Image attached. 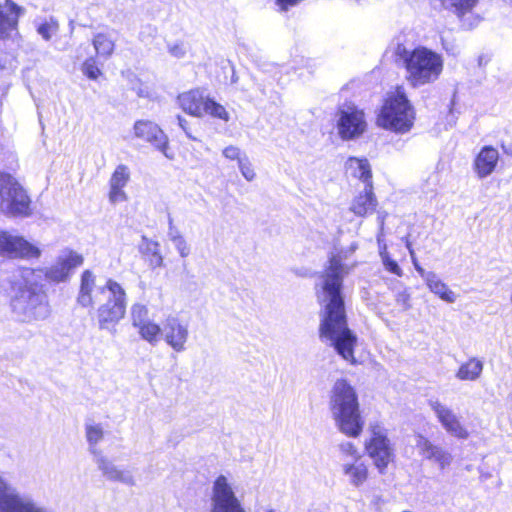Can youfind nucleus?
Returning <instances> with one entry per match:
<instances>
[{
	"instance_id": "obj_54",
	"label": "nucleus",
	"mask_w": 512,
	"mask_h": 512,
	"mask_svg": "<svg viewBox=\"0 0 512 512\" xmlns=\"http://www.w3.org/2000/svg\"><path fill=\"white\" fill-rule=\"evenodd\" d=\"M267 512H275L274 510H268Z\"/></svg>"
},
{
	"instance_id": "obj_41",
	"label": "nucleus",
	"mask_w": 512,
	"mask_h": 512,
	"mask_svg": "<svg viewBox=\"0 0 512 512\" xmlns=\"http://www.w3.org/2000/svg\"><path fill=\"white\" fill-rule=\"evenodd\" d=\"M381 259H382V263L387 271H389L397 276L402 275V269L399 267V265L397 264L396 261L391 259L389 254H385L384 257H382Z\"/></svg>"
},
{
	"instance_id": "obj_16",
	"label": "nucleus",
	"mask_w": 512,
	"mask_h": 512,
	"mask_svg": "<svg viewBox=\"0 0 512 512\" xmlns=\"http://www.w3.org/2000/svg\"><path fill=\"white\" fill-rule=\"evenodd\" d=\"M415 446L420 455L436 463L442 470L449 467L453 462V455L447 449L432 443L423 435L416 436Z\"/></svg>"
},
{
	"instance_id": "obj_24",
	"label": "nucleus",
	"mask_w": 512,
	"mask_h": 512,
	"mask_svg": "<svg viewBox=\"0 0 512 512\" xmlns=\"http://www.w3.org/2000/svg\"><path fill=\"white\" fill-rule=\"evenodd\" d=\"M7 512H55L27 494L18 493Z\"/></svg>"
},
{
	"instance_id": "obj_17",
	"label": "nucleus",
	"mask_w": 512,
	"mask_h": 512,
	"mask_svg": "<svg viewBox=\"0 0 512 512\" xmlns=\"http://www.w3.org/2000/svg\"><path fill=\"white\" fill-rule=\"evenodd\" d=\"M130 176V169L126 165L119 164L115 168L109 179L108 198L111 204H117L127 201L128 196L124 188L130 181Z\"/></svg>"
},
{
	"instance_id": "obj_55",
	"label": "nucleus",
	"mask_w": 512,
	"mask_h": 512,
	"mask_svg": "<svg viewBox=\"0 0 512 512\" xmlns=\"http://www.w3.org/2000/svg\"><path fill=\"white\" fill-rule=\"evenodd\" d=\"M403 512H410V511H403Z\"/></svg>"
},
{
	"instance_id": "obj_37",
	"label": "nucleus",
	"mask_w": 512,
	"mask_h": 512,
	"mask_svg": "<svg viewBox=\"0 0 512 512\" xmlns=\"http://www.w3.org/2000/svg\"><path fill=\"white\" fill-rule=\"evenodd\" d=\"M238 168L242 174V176L249 182L253 181L256 178V173L253 168L251 161L248 156L242 157L241 161L238 163Z\"/></svg>"
},
{
	"instance_id": "obj_30",
	"label": "nucleus",
	"mask_w": 512,
	"mask_h": 512,
	"mask_svg": "<svg viewBox=\"0 0 512 512\" xmlns=\"http://www.w3.org/2000/svg\"><path fill=\"white\" fill-rule=\"evenodd\" d=\"M139 336L150 345H157L162 338L163 328L151 319L136 328Z\"/></svg>"
},
{
	"instance_id": "obj_52",
	"label": "nucleus",
	"mask_w": 512,
	"mask_h": 512,
	"mask_svg": "<svg viewBox=\"0 0 512 512\" xmlns=\"http://www.w3.org/2000/svg\"><path fill=\"white\" fill-rule=\"evenodd\" d=\"M406 247H407L409 252H410V249H413L412 245H411V243H410V241L408 239H406Z\"/></svg>"
},
{
	"instance_id": "obj_23",
	"label": "nucleus",
	"mask_w": 512,
	"mask_h": 512,
	"mask_svg": "<svg viewBox=\"0 0 512 512\" xmlns=\"http://www.w3.org/2000/svg\"><path fill=\"white\" fill-rule=\"evenodd\" d=\"M96 276L90 270L83 271L81 275L80 290L77 301L82 307L93 306L96 302V294L93 296V291L97 292Z\"/></svg>"
},
{
	"instance_id": "obj_44",
	"label": "nucleus",
	"mask_w": 512,
	"mask_h": 512,
	"mask_svg": "<svg viewBox=\"0 0 512 512\" xmlns=\"http://www.w3.org/2000/svg\"><path fill=\"white\" fill-rule=\"evenodd\" d=\"M170 53L174 56V57H177V58H182L184 57L186 51L183 47L182 44H175L173 46L170 47L169 49Z\"/></svg>"
},
{
	"instance_id": "obj_45",
	"label": "nucleus",
	"mask_w": 512,
	"mask_h": 512,
	"mask_svg": "<svg viewBox=\"0 0 512 512\" xmlns=\"http://www.w3.org/2000/svg\"><path fill=\"white\" fill-rule=\"evenodd\" d=\"M177 120H178V124H179V126L183 129V131L185 132L186 136H187L188 138H190L191 140H196V137H194V136L191 134V132L189 131V129H188V126H187L188 122H187V120H186V119H184V118H183V117H181V116H177Z\"/></svg>"
},
{
	"instance_id": "obj_35",
	"label": "nucleus",
	"mask_w": 512,
	"mask_h": 512,
	"mask_svg": "<svg viewBox=\"0 0 512 512\" xmlns=\"http://www.w3.org/2000/svg\"><path fill=\"white\" fill-rule=\"evenodd\" d=\"M339 450V459L341 463L347 461H354L356 459L362 458L360 452L356 448V446L350 441H343L338 445Z\"/></svg>"
},
{
	"instance_id": "obj_26",
	"label": "nucleus",
	"mask_w": 512,
	"mask_h": 512,
	"mask_svg": "<svg viewBox=\"0 0 512 512\" xmlns=\"http://www.w3.org/2000/svg\"><path fill=\"white\" fill-rule=\"evenodd\" d=\"M345 168L347 173L351 176L362 180L365 185L371 183V169L368 160L363 158L350 157L346 163Z\"/></svg>"
},
{
	"instance_id": "obj_31",
	"label": "nucleus",
	"mask_w": 512,
	"mask_h": 512,
	"mask_svg": "<svg viewBox=\"0 0 512 512\" xmlns=\"http://www.w3.org/2000/svg\"><path fill=\"white\" fill-rule=\"evenodd\" d=\"M19 491L0 475V512H7Z\"/></svg>"
},
{
	"instance_id": "obj_7",
	"label": "nucleus",
	"mask_w": 512,
	"mask_h": 512,
	"mask_svg": "<svg viewBox=\"0 0 512 512\" xmlns=\"http://www.w3.org/2000/svg\"><path fill=\"white\" fill-rule=\"evenodd\" d=\"M0 213L11 218L32 215V200L27 190L11 174L0 172Z\"/></svg>"
},
{
	"instance_id": "obj_49",
	"label": "nucleus",
	"mask_w": 512,
	"mask_h": 512,
	"mask_svg": "<svg viewBox=\"0 0 512 512\" xmlns=\"http://www.w3.org/2000/svg\"><path fill=\"white\" fill-rule=\"evenodd\" d=\"M441 43H442L443 48H444L447 52H452V53H454L453 48L448 46V44L445 42L444 38H441Z\"/></svg>"
},
{
	"instance_id": "obj_39",
	"label": "nucleus",
	"mask_w": 512,
	"mask_h": 512,
	"mask_svg": "<svg viewBox=\"0 0 512 512\" xmlns=\"http://www.w3.org/2000/svg\"><path fill=\"white\" fill-rule=\"evenodd\" d=\"M223 156L231 161H237L238 163L241 161L242 157H246L247 155L241 151V149L237 146H227L222 151Z\"/></svg>"
},
{
	"instance_id": "obj_34",
	"label": "nucleus",
	"mask_w": 512,
	"mask_h": 512,
	"mask_svg": "<svg viewBox=\"0 0 512 512\" xmlns=\"http://www.w3.org/2000/svg\"><path fill=\"white\" fill-rule=\"evenodd\" d=\"M130 319L131 324L135 329L149 321V310L147 306L141 303L133 304L130 308Z\"/></svg>"
},
{
	"instance_id": "obj_43",
	"label": "nucleus",
	"mask_w": 512,
	"mask_h": 512,
	"mask_svg": "<svg viewBox=\"0 0 512 512\" xmlns=\"http://www.w3.org/2000/svg\"><path fill=\"white\" fill-rule=\"evenodd\" d=\"M410 257H411V260H412V263L414 265L415 270L425 280L427 278V274H431L432 271H429V272L425 271L424 268L422 266H420V264L418 263V260H417V258L415 256L414 249H410Z\"/></svg>"
},
{
	"instance_id": "obj_53",
	"label": "nucleus",
	"mask_w": 512,
	"mask_h": 512,
	"mask_svg": "<svg viewBox=\"0 0 512 512\" xmlns=\"http://www.w3.org/2000/svg\"><path fill=\"white\" fill-rule=\"evenodd\" d=\"M510 303L512 305V292H511V295H510Z\"/></svg>"
},
{
	"instance_id": "obj_13",
	"label": "nucleus",
	"mask_w": 512,
	"mask_h": 512,
	"mask_svg": "<svg viewBox=\"0 0 512 512\" xmlns=\"http://www.w3.org/2000/svg\"><path fill=\"white\" fill-rule=\"evenodd\" d=\"M135 138L151 144L167 159L172 160L174 155L169 152V139L158 124L150 120H138L134 123Z\"/></svg>"
},
{
	"instance_id": "obj_27",
	"label": "nucleus",
	"mask_w": 512,
	"mask_h": 512,
	"mask_svg": "<svg viewBox=\"0 0 512 512\" xmlns=\"http://www.w3.org/2000/svg\"><path fill=\"white\" fill-rule=\"evenodd\" d=\"M167 235L169 240L173 243L175 249L178 251L179 255L182 258H186L190 255L191 247L187 243L181 231L174 225L172 218H169L168 220Z\"/></svg>"
},
{
	"instance_id": "obj_4",
	"label": "nucleus",
	"mask_w": 512,
	"mask_h": 512,
	"mask_svg": "<svg viewBox=\"0 0 512 512\" xmlns=\"http://www.w3.org/2000/svg\"><path fill=\"white\" fill-rule=\"evenodd\" d=\"M330 411L338 430L348 437L357 438L363 431L364 420L360 413L355 389L344 379H338L330 392Z\"/></svg>"
},
{
	"instance_id": "obj_19",
	"label": "nucleus",
	"mask_w": 512,
	"mask_h": 512,
	"mask_svg": "<svg viewBox=\"0 0 512 512\" xmlns=\"http://www.w3.org/2000/svg\"><path fill=\"white\" fill-rule=\"evenodd\" d=\"M498 161V150L492 146H484L473 161V170L479 179H484L495 171Z\"/></svg>"
},
{
	"instance_id": "obj_9",
	"label": "nucleus",
	"mask_w": 512,
	"mask_h": 512,
	"mask_svg": "<svg viewBox=\"0 0 512 512\" xmlns=\"http://www.w3.org/2000/svg\"><path fill=\"white\" fill-rule=\"evenodd\" d=\"M41 249L24 236L9 230L0 229V256L13 260L39 259Z\"/></svg>"
},
{
	"instance_id": "obj_25",
	"label": "nucleus",
	"mask_w": 512,
	"mask_h": 512,
	"mask_svg": "<svg viewBox=\"0 0 512 512\" xmlns=\"http://www.w3.org/2000/svg\"><path fill=\"white\" fill-rule=\"evenodd\" d=\"M429 290L447 303H454L457 295L437 276L435 272L427 274L424 280Z\"/></svg>"
},
{
	"instance_id": "obj_40",
	"label": "nucleus",
	"mask_w": 512,
	"mask_h": 512,
	"mask_svg": "<svg viewBox=\"0 0 512 512\" xmlns=\"http://www.w3.org/2000/svg\"><path fill=\"white\" fill-rule=\"evenodd\" d=\"M83 73L90 79L96 80L101 74L93 59H88L83 64Z\"/></svg>"
},
{
	"instance_id": "obj_51",
	"label": "nucleus",
	"mask_w": 512,
	"mask_h": 512,
	"mask_svg": "<svg viewBox=\"0 0 512 512\" xmlns=\"http://www.w3.org/2000/svg\"><path fill=\"white\" fill-rule=\"evenodd\" d=\"M155 256H156V264L160 266L162 264V257L157 253H155Z\"/></svg>"
},
{
	"instance_id": "obj_1",
	"label": "nucleus",
	"mask_w": 512,
	"mask_h": 512,
	"mask_svg": "<svg viewBox=\"0 0 512 512\" xmlns=\"http://www.w3.org/2000/svg\"><path fill=\"white\" fill-rule=\"evenodd\" d=\"M357 248L358 244L354 242L347 248L330 254L328 265L319 278L316 290L321 306L320 338L328 342L337 354L351 365L357 364L354 356L357 336L347 324L342 288L345 275L356 266V262L348 264L346 261Z\"/></svg>"
},
{
	"instance_id": "obj_3",
	"label": "nucleus",
	"mask_w": 512,
	"mask_h": 512,
	"mask_svg": "<svg viewBox=\"0 0 512 512\" xmlns=\"http://www.w3.org/2000/svg\"><path fill=\"white\" fill-rule=\"evenodd\" d=\"M394 55L405 69V79L412 88H420L435 83L444 70L443 56L425 46L408 49L398 43Z\"/></svg>"
},
{
	"instance_id": "obj_36",
	"label": "nucleus",
	"mask_w": 512,
	"mask_h": 512,
	"mask_svg": "<svg viewBox=\"0 0 512 512\" xmlns=\"http://www.w3.org/2000/svg\"><path fill=\"white\" fill-rule=\"evenodd\" d=\"M204 114H210L211 116L222 119L224 121L229 120V114L226 111V109L222 105L214 102L213 100H211L209 98L206 100V107H205Z\"/></svg>"
},
{
	"instance_id": "obj_21",
	"label": "nucleus",
	"mask_w": 512,
	"mask_h": 512,
	"mask_svg": "<svg viewBox=\"0 0 512 512\" xmlns=\"http://www.w3.org/2000/svg\"><path fill=\"white\" fill-rule=\"evenodd\" d=\"M371 183L365 185L363 192L354 198L350 210L357 216L364 217L374 212L377 199L373 193Z\"/></svg>"
},
{
	"instance_id": "obj_20",
	"label": "nucleus",
	"mask_w": 512,
	"mask_h": 512,
	"mask_svg": "<svg viewBox=\"0 0 512 512\" xmlns=\"http://www.w3.org/2000/svg\"><path fill=\"white\" fill-rule=\"evenodd\" d=\"M207 99L199 89L190 90L178 96V102L183 111L195 117L204 115Z\"/></svg>"
},
{
	"instance_id": "obj_10",
	"label": "nucleus",
	"mask_w": 512,
	"mask_h": 512,
	"mask_svg": "<svg viewBox=\"0 0 512 512\" xmlns=\"http://www.w3.org/2000/svg\"><path fill=\"white\" fill-rule=\"evenodd\" d=\"M210 500V512H246L224 475L215 479Z\"/></svg>"
},
{
	"instance_id": "obj_14",
	"label": "nucleus",
	"mask_w": 512,
	"mask_h": 512,
	"mask_svg": "<svg viewBox=\"0 0 512 512\" xmlns=\"http://www.w3.org/2000/svg\"><path fill=\"white\" fill-rule=\"evenodd\" d=\"M429 406L434 412L438 422L449 435L460 440H466L470 437V432L462 423L461 417L450 407L441 403L439 400H430Z\"/></svg>"
},
{
	"instance_id": "obj_2",
	"label": "nucleus",
	"mask_w": 512,
	"mask_h": 512,
	"mask_svg": "<svg viewBox=\"0 0 512 512\" xmlns=\"http://www.w3.org/2000/svg\"><path fill=\"white\" fill-rule=\"evenodd\" d=\"M13 277L9 306L15 319L31 325L46 320L51 309L42 284L41 268L20 266Z\"/></svg>"
},
{
	"instance_id": "obj_5",
	"label": "nucleus",
	"mask_w": 512,
	"mask_h": 512,
	"mask_svg": "<svg viewBox=\"0 0 512 512\" xmlns=\"http://www.w3.org/2000/svg\"><path fill=\"white\" fill-rule=\"evenodd\" d=\"M96 321L100 330L112 331L125 317L127 309V293L122 284L108 278L98 286L96 293Z\"/></svg>"
},
{
	"instance_id": "obj_32",
	"label": "nucleus",
	"mask_w": 512,
	"mask_h": 512,
	"mask_svg": "<svg viewBox=\"0 0 512 512\" xmlns=\"http://www.w3.org/2000/svg\"><path fill=\"white\" fill-rule=\"evenodd\" d=\"M93 46L99 56L109 58L114 52L115 43L108 35L98 33L94 36Z\"/></svg>"
},
{
	"instance_id": "obj_46",
	"label": "nucleus",
	"mask_w": 512,
	"mask_h": 512,
	"mask_svg": "<svg viewBox=\"0 0 512 512\" xmlns=\"http://www.w3.org/2000/svg\"><path fill=\"white\" fill-rule=\"evenodd\" d=\"M388 216V213L385 211H379L377 215V222L380 230H384L385 220Z\"/></svg>"
},
{
	"instance_id": "obj_8",
	"label": "nucleus",
	"mask_w": 512,
	"mask_h": 512,
	"mask_svg": "<svg viewBox=\"0 0 512 512\" xmlns=\"http://www.w3.org/2000/svg\"><path fill=\"white\" fill-rule=\"evenodd\" d=\"M365 449L381 474L394 461L393 444L388 438L387 430L379 424L370 427V438L365 443Z\"/></svg>"
},
{
	"instance_id": "obj_38",
	"label": "nucleus",
	"mask_w": 512,
	"mask_h": 512,
	"mask_svg": "<svg viewBox=\"0 0 512 512\" xmlns=\"http://www.w3.org/2000/svg\"><path fill=\"white\" fill-rule=\"evenodd\" d=\"M58 25L56 22H45L39 25L37 32L42 36V38L46 41L50 40L51 37L57 32Z\"/></svg>"
},
{
	"instance_id": "obj_47",
	"label": "nucleus",
	"mask_w": 512,
	"mask_h": 512,
	"mask_svg": "<svg viewBox=\"0 0 512 512\" xmlns=\"http://www.w3.org/2000/svg\"><path fill=\"white\" fill-rule=\"evenodd\" d=\"M379 245V254L380 257H384L385 254H389L387 251V245L385 243L378 244Z\"/></svg>"
},
{
	"instance_id": "obj_48",
	"label": "nucleus",
	"mask_w": 512,
	"mask_h": 512,
	"mask_svg": "<svg viewBox=\"0 0 512 512\" xmlns=\"http://www.w3.org/2000/svg\"><path fill=\"white\" fill-rule=\"evenodd\" d=\"M377 242L378 244L384 243V230H380L377 234Z\"/></svg>"
},
{
	"instance_id": "obj_29",
	"label": "nucleus",
	"mask_w": 512,
	"mask_h": 512,
	"mask_svg": "<svg viewBox=\"0 0 512 512\" xmlns=\"http://www.w3.org/2000/svg\"><path fill=\"white\" fill-rule=\"evenodd\" d=\"M85 436L89 445V451L96 456L100 451L97 445L104 438V429L100 423L87 422L85 423Z\"/></svg>"
},
{
	"instance_id": "obj_50",
	"label": "nucleus",
	"mask_w": 512,
	"mask_h": 512,
	"mask_svg": "<svg viewBox=\"0 0 512 512\" xmlns=\"http://www.w3.org/2000/svg\"><path fill=\"white\" fill-rule=\"evenodd\" d=\"M381 502H383V499L381 496L377 495V496H374L373 500H372V503L374 505H379Z\"/></svg>"
},
{
	"instance_id": "obj_12",
	"label": "nucleus",
	"mask_w": 512,
	"mask_h": 512,
	"mask_svg": "<svg viewBox=\"0 0 512 512\" xmlns=\"http://www.w3.org/2000/svg\"><path fill=\"white\" fill-rule=\"evenodd\" d=\"M82 264L83 257L81 254L70 249H64L50 267L41 270L48 281L61 283L69 280L73 270Z\"/></svg>"
},
{
	"instance_id": "obj_15",
	"label": "nucleus",
	"mask_w": 512,
	"mask_h": 512,
	"mask_svg": "<svg viewBox=\"0 0 512 512\" xmlns=\"http://www.w3.org/2000/svg\"><path fill=\"white\" fill-rule=\"evenodd\" d=\"M162 337L173 351L177 353L185 351L189 339L188 323L177 316L169 315L163 324Z\"/></svg>"
},
{
	"instance_id": "obj_22",
	"label": "nucleus",
	"mask_w": 512,
	"mask_h": 512,
	"mask_svg": "<svg viewBox=\"0 0 512 512\" xmlns=\"http://www.w3.org/2000/svg\"><path fill=\"white\" fill-rule=\"evenodd\" d=\"M341 468L348 482L354 487L363 485L368 478V467L362 461V458L354 461L347 459V461L341 463Z\"/></svg>"
},
{
	"instance_id": "obj_33",
	"label": "nucleus",
	"mask_w": 512,
	"mask_h": 512,
	"mask_svg": "<svg viewBox=\"0 0 512 512\" xmlns=\"http://www.w3.org/2000/svg\"><path fill=\"white\" fill-rule=\"evenodd\" d=\"M478 0H441L444 8L451 10L461 17L470 12Z\"/></svg>"
},
{
	"instance_id": "obj_6",
	"label": "nucleus",
	"mask_w": 512,
	"mask_h": 512,
	"mask_svg": "<svg viewBox=\"0 0 512 512\" xmlns=\"http://www.w3.org/2000/svg\"><path fill=\"white\" fill-rule=\"evenodd\" d=\"M413 107L402 88L388 96L378 116L379 126L398 133L408 132L414 123Z\"/></svg>"
},
{
	"instance_id": "obj_11",
	"label": "nucleus",
	"mask_w": 512,
	"mask_h": 512,
	"mask_svg": "<svg viewBox=\"0 0 512 512\" xmlns=\"http://www.w3.org/2000/svg\"><path fill=\"white\" fill-rule=\"evenodd\" d=\"M336 117L338 134L343 140L355 139L366 130L364 112L355 105H343L339 108Z\"/></svg>"
},
{
	"instance_id": "obj_18",
	"label": "nucleus",
	"mask_w": 512,
	"mask_h": 512,
	"mask_svg": "<svg viewBox=\"0 0 512 512\" xmlns=\"http://www.w3.org/2000/svg\"><path fill=\"white\" fill-rule=\"evenodd\" d=\"M94 457L98 469L106 479L118 481L128 486H134L136 484L135 478L131 472L120 469L101 453H97Z\"/></svg>"
},
{
	"instance_id": "obj_28",
	"label": "nucleus",
	"mask_w": 512,
	"mask_h": 512,
	"mask_svg": "<svg viewBox=\"0 0 512 512\" xmlns=\"http://www.w3.org/2000/svg\"><path fill=\"white\" fill-rule=\"evenodd\" d=\"M482 371L483 362L477 358H471L459 367L456 377L464 381H475L480 377Z\"/></svg>"
},
{
	"instance_id": "obj_42",
	"label": "nucleus",
	"mask_w": 512,
	"mask_h": 512,
	"mask_svg": "<svg viewBox=\"0 0 512 512\" xmlns=\"http://www.w3.org/2000/svg\"><path fill=\"white\" fill-rule=\"evenodd\" d=\"M410 299V293L408 292L407 289H404L402 291L397 292L395 301L398 305H400L403 308V310H408L411 307Z\"/></svg>"
}]
</instances>
